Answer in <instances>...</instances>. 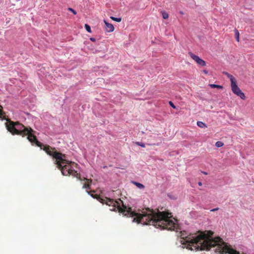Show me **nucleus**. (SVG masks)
Returning a JSON list of instances; mask_svg holds the SVG:
<instances>
[{"mask_svg": "<svg viewBox=\"0 0 254 254\" xmlns=\"http://www.w3.org/2000/svg\"><path fill=\"white\" fill-rule=\"evenodd\" d=\"M219 209L218 208H214L211 210V211H215L216 210H218Z\"/></svg>", "mask_w": 254, "mask_h": 254, "instance_id": "a211bd4d", "label": "nucleus"}, {"mask_svg": "<svg viewBox=\"0 0 254 254\" xmlns=\"http://www.w3.org/2000/svg\"><path fill=\"white\" fill-rule=\"evenodd\" d=\"M5 126L8 131L12 134H20L23 136L27 135V139L33 144L40 147L41 149H43L49 155L55 159V163L57 167L61 170L63 175H72L80 179L78 173L77 165L73 162L68 160L64 154L58 152L54 149L50 148V146L44 145L38 141L35 136L32 134L33 130L31 128L26 127L18 123H14L8 121L5 123Z\"/></svg>", "mask_w": 254, "mask_h": 254, "instance_id": "f257e3e1", "label": "nucleus"}, {"mask_svg": "<svg viewBox=\"0 0 254 254\" xmlns=\"http://www.w3.org/2000/svg\"><path fill=\"white\" fill-rule=\"evenodd\" d=\"M189 55L199 65L204 66L206 65L205 62L200 59L198 56L191 52L189 53Z\"/></svg>", "mask_w": 254, "mask_h": 254, "instance_id": "7ed1b4c3", "label": "nucleus"}, {"mask_svg": "<svg viewBox=\"0 0 254 254\" xmlns=\"http://www.w3.org/2000/svg\"><path fill=\"white\" fill-rule=\"evenodd\" d=\"M90 40L93 42L95 41V39L94 38H91Z\"/></svg>", "mask_w": 254, "mask_h": 254, "instance_id": "412c9836", "label": "nucleus"}, {"mask_svg": "<svg viewBox=\"0 0 254 254\" xmlns=\"http://www.w3.org/2000/svg\"><path fill=\"white\" fill-rule=\"evenodd\" d=\"M135 144L138 146H140L141 147H145V145L144 143H142V142H135Z\"/></svg>", "mask_w": 254, "mask_h": 254, "instance_id": "2eb2a0df", "label": "nucleus"}, {"mask_svg": "<svg viewBox=\"0 0 254 254\" xmlns=\"http://www.w3.org/2000/svg\"><path fill=\"white\" fill-rule=\"evenodd\" d=\"M202 71L203 73H204L206 74H207L208 73V71L206 70H203Z\"/></svg>", "mask_w": 254, "mask_h": 254, "instance_id": "6ab92c4d", "label": "nucleus"}, {"mask_svg": "<svg viewBox=\"0 0 254 254\" xmlns=\"http://www.w3.org/2000/svg\"><path fill=\"white\" fill-rule=\"evenodd\" d=\"M69 10L70 11H72V12H73V14H76V12H75V11L74 10H73V9H72L71 8H69Z\"/></svg>", "mask_w": 254, "mask_h": 254, "instance_id": "f3484780", "label": "nucleus"}, {"mask_svg": "<svg viewBox=\"0 0 254 254\" xmlns=\"http://www.w3.org/2000/svg\"><path fill=\"white\" fill-rule=\"evenodd\" d=\"M133 183L139 189H143L144 188V185L142 184L135 182H133Z\"/></svg>", "mask_w": 254, "mask_h": 254, "instance_id": "423d86ee", "label": "nucleus"}, {"mask_svg": "<svg viewBox=\"0 0 254 254\" xmlns=\"http://www.w3.org/2000/svg\"><path fill=\"white\" fill-rule=\"evenodd\" d=\"M87 192H88V194H90V192L88 191H87Z\"/></svg>", "mask_w": 254, "mask_h": 254, "instance_id": "393cba45", "label": "nucleus"}, {"mask_svg": "<svg viewBox=\"0 0 254 254\" xmlns=\"http://www.w3.org/2000/svg\"><path fill=\"white\" fill-rule=\"evenodd\" d=\"M198 184V185H199V186H201L202 185V183H201V182H199Z\"/></svg>", "mask_w": 254, "mask_h": 254, "instance_id": "4be33fe9", "label": "nucleus"}, {"mask_svg": "<svg viewBox=\"0 0 254 254\" xmlns=\"http://www.w3.org/2000/svg\"><path fill=\"white\" fill-rule=\"evenodd\" d=\"M91 196L92 197H94V198H95V196H94L93 194H91Z\"/></svg>", "mask_w": 254, "mask_h": 254, "instance_id": "b1692460", "label": "nucleus"}, {"mask_svg": "<svg viewBox=\"0 0 254 254\" xmlns=\"http://www.w3.org/2000/svg\"><path fill=\"white\" fill-rule=\"evenodd\" d=\"M2 111L0 110V118H2Z\"/></svg>", "mask_w": 254, "mask_h": 254, "instance_id": "aec40b11", "label": "nucleus"}, {"mask_svg": "<svg viewBox=\"0 0 254 254\" xmlns=\"http://www.w3.org/2000/svg\"><path fill=\"white\" fill-rule=\"evenodd\" d=\"M85 28L86 30V31L88 32H91V28L89 25L87 24H85Z\"/></svg>", "mask_w": 254, "mask_h": 254, "instance_id": "f8f14e48", "label": "nucleus"}, {"mask_svg": "<svg viewBox=\"0 0 254 254\" xmlns=\"http://www.w3.org/2000/svg\"><path fill=\"white\" fill-rule=\"evenodd\" d=\"M225 74L230 79V80L231 81V84H232L233 83L236 82L235 79L231 74H229L228 72H225Z\"/></svg>", "mask_w": 254, "mask_h": 254, "instance_id": "39448f33", "label": "nucleus"}, {"mask_svg": "<svg viewBox=\"0 0 254 254\" xmlns=\"http://www.w3.org/2000/svg\"><path fill=\"white\" fill-rule=\"evenodd\" d=\"M169 104L172 108H173L174 109H176V106L174 105L172 102L170 101Z\"/></svg>", "mask_w": 254, "mask_h": 254, "instance_id": "dca6fc26", "label": "nucleus"}, {"mask_svg": "<svg viewBox=\"0 0 254 254\" xmlns=\"http://www.w3.org/2000/svg\"><path fill=\"white\" fill-rule=\"evenodd\" d=\"M209 85L212 88H220V89H222L223 88L222 86L214 84H210Z\"/></svg>", "mask_w": 254, "mask_h": 254, "instance_id": "9b49d317", "label": "nucleus"}, {"mask_svg": "<svg viewBox=\"0 0 254 254\" xmlns=\"http://www.w3.org/2000/svg\"><path fill=\"white\" fill-rule=\"evenodd\" d=\"M197 125L201 128H204V127H206V125L204 123H203V122H200V121H198L197 122Z\"/></svg>", "mask_w": 254, "mask_h": 254, "instance_id": "6e6552de", "label": "nucleus"}, {"mask_svg": "<svg viewBox=\"0 0 254 254\" xmlns=\"http://www.w3.org/2000/svg\"><path fill=\"white\" fill-rule=\"evenodd\" d=\"M202 173L204 174H205V175H207V173L205 172H202Z\"/></svg>", "mask_w": 254, "mask_h": 254, "instance_id": "5701e85b", "label": "nucleus"}, {"mask_svg": "<svg viewBox=\"0 0 254 254\" xmlns=\"http://www.w3.org/2000/svg\"><path fill=\"white\" fill-rule=\"evenodd\" d=\"M104 23L106 25L105 28L107 32H111L114 30V27L113 24L108 23L106 20H104Z\"/></svg>", "mask_w": 254, "mask_h": 254, "instance_id": "20e7f679", "label": "nucleus"}, {"mask_svg": "<svg viewBox=\"0 0 254 254\" xmlns=\"http://www.w3.org/2000/svg\"><path fill=\"white\" fill-rule=\"evenodd\" d=\"M235 35L236 38V40L238 42L239 41V32L238 30H235Z\"/></svg>", "mask_w": 254, "mask_h": 254, "instance_id": "1a4fd4ad", "label": "nucleus"}, {"mask_svg": "<svg viewBox=\"0 0 254 254\" xmlns=\"http://www.w3.org/2000/svg\"><path fill=\"white\" fill-rule=\"evenodd\" d=\"M162 16L163 17L164 19H167L169 17V15L167 13L165 12H162Z\"/></svg>", "mask_w": 254, "mask_h": 254, "instance_id": "4468645a", "label": "nucleus"}, {"mask_svg": "<svg viewBox=\"0 0 254 254\" xmlns=\"http://www.w3.org/2000/svg\"><path fill=\"white\" fill-rule=\"evenodd\" d=\"M231 85L232 90L234 94L239 96L242 99H245L246 97L244 93L242 92L240 89L238 87V85H237L236 81L231 84Z\"/></svg>", "mask_w": 254, "mask_h": 254, "instance_id": "f03ea898", "label": "nucleus"}, {"mask_svg": "<svg viewBox=\"0 0 254 254\" xmlns=\"http://www.w3.org/2000/svg\"><path fill=\"white\" fill-rule=\"evenodd\" d=\"M86 182H85V183L84 184V186H83V188H85V189H89L90 188H89V186H90V182H89V180L88 179H85Z\"/></svg>", "mask_w": 254, "mask_h": 254, "instance_id": "0eeeda50", "label": "nucleus"}, {"mask_svg": "<svg viewBox=\"0 0 254 254\" xmlns=\"http://www.w3.org/2000/svg\"><path fill=\"white\" fill-rule=\"evenodd\" d=\"M215 145L218 147H220L223 145V143L221 141H217L215 143Z\"/></svg>", "mask_w": 254, "mask_h": 254, "instance_id": "ddd939ff", "label": "nucleus"}, {"mask_svg": "<svg viewBox=\"0 0 254 254\" xmlns=\"http://www.w3.org/2000/svg\"><path fill=\"white\" fill-rule=\"evenodd\" d=\"M112 20L116 21V22H121V20H122V18L121 17H113V16H111L110 17Z\"/></svg>", "mask_w": 254, "mask_h": 254, "instance_id": "9d476101", "label": "nucleus"}]
</instances>
